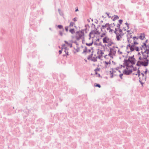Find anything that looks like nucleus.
I'll use <instances>...</instances> for the list:
<instances>
[{
    "label": "nucleus",
    "instance_id": "obj_1",
    "mask_svg": "<svg viewBox=\"0 0 149 149\" xmlns=\"http://www.w3.org/2000/svg\"><path fill=\"white\" fill-rule=\"evenodd\" d=\"M134 55H133L132 56H130L129 57L128 59H125L123 61L125 62V63H127L129 64V63H131L132 65L135 64V61H136V60L135 58H134Z\"/></svg>",
    "mask_w": 149,
    "mask_h": 149
},
{
    "label": "nucleus",
    "instance_id": "obj_2",
    "mask_svg": "<svg viewBox=\"0 0 149 149\" xmlns=\"http://www.w3.org/2000/svg\"><path fill=\"white\" fill-rule=\"evenodd\" d=\"M144 59L145 60V61H146L147 60H149L147 59V58L149 56V49H146L144 51H142L141 52Z\"/></svg>",
    "mask_w": 149,
    "mask_h": 149
},
{
    "label": "nucleus",
    "instance_id": "obj_3",
    "mask_svg": "<svg viewBox=\"0 0 149 149\" xmlns=\"http://www.w3.org/2000/svg\"><path fill=\"white\" fill-rule=\"evenodd\" d=\"M149 63V60H147L146 61H138L136 65L138 66H141V65L146 67L148 66Z\"/></svg>",
    "mask_w": 149,
    "mask_h": 149
},
{
    "label": "nucleus",
    "instance_id": "obj_4",
    "mask_svg": "<svg viewBox=\"0 0 149 149\" xmlns=\"http://www.w3.org/2000/svg\"><path fill=\"white\" fill-rule=\"evenodd\" d=\"M132 72V70H130V69L128 70H127L126 69H125L123 71V74L126 75H130Z\"/></svg>",
    "mask_w": 149,
    "mask_h": 149
},
{
    "label": "nucleus",
    "instance_id": "obj_5",
    "mask_svg": "<svg viewBox=\"0 0 149 149\" xmlns=\"http://www.w3.org/2000/svg\"><path fill=\"white\" fill-rule=\"evenodd\" d=\"M97 54H100V55L98 56L97 57H98L99 59H100L101 57L102 56L103 54H104V53L102 50H99V49H98V51L97 52Z\"/></svg>",
    "mask_w": 149,
    "mask_h": 149
},
{
    "label": "nucleus",
    "instance_id": "obj_6",
    "mask_svg": "<svg viewBox=\"0 0 149 149\" xmlns=\"http://www.w3.org/2000/svg\"><path fill=\"white\" fill-rule=\"evenodd\" d=\"M116 35L117 40L118 41H119L120 40V38H122V36L123 35V34L120 33H118V34Z\"/></svg>",
    "mask_w": 149,
    "mask_h": 149
},
{
    "label": "nucleus",
    "instance_id": "obj_7",
    "mask_svg": "<svg viewBox=\"0 0 149 149\" xmlns=\"http://www.w3.org/2000/svg\"><path fill=\"white\" fill-rule=\"evenodd\" d=\"M109 40V38L107 37L106 36L104 37L103 39V41L104 43H108L107 41Z\"/></svg>",
    "mask_w": 149,
    "mask_h": 149
},
{
    "label": "nucleus",
    "instance_id": "obj_8",
    "mask_svg": "<svg viewBox=\"0 0 149 149\" xmlns=\"http://www.w3.org/2000/svg\"><path fill=\"white\" fill-rule=\"evenodd\" d=\"M109 24L108 23H106L105 25H102L101 28V31H102V29H104L109 25Z\"/></svg>",
    "mask_w": 149,
    "mask_h": 149
},
{
    "label": "nucleus",
    "instance_id": "obj_9",
    "mask_svg": "<svg viewBox=\"0 0 149 149\" xmlns=\"http://www.w3.org/2000/svg\"><path fill=\"white\" fill-rule=\"evenodd\" d=\"M76 34L78 35L79 37H80L81 38H82V37L84 36V35H83L82 34H81L80 33L79 31H77L76 32Z\"/></svg>",
    "mask_w": 149,
    "mask_h": 149
},
{
    "label": "nucleus",
    "instance_id": "obj_10",
    "mask_svg": "<svg viewBox=\"0 0 149 149\" xmlns=\"http://www.w3.org/2000/svg\"><path fill=\"white\" fill-rule=\"evenodd\" d=\"M145 38V36L144 34H141V35L139 36L140 39L141 40H143Z\"/></svg>",
    "mask_w": 149,
    "mask_h": 149
},
{
    "label": "nucleus",
    "instance_id": "obj_11",
    "mask_svg": "<svg viewBox=\"0 0 149 149\" xmlns=\"http://www.w3.org/2000/svg\"><path fill=\"white\" fill-rule=\"evenodd\" d=\"M113 16L114 17L112 19L113 21H115L117 19L119 18L118 16L117 15H115Z\"/></svg>",
    "mask_w": 149,
    "mask_h": 149
},
{
    "label": "nucleus",
    "instance_id": "obj_12",
    "mask_svg": "<svg viewBox=\"0 0 149 149\" xmlns=\"http://www.w3.org/2000/svg\"><path fill=\"white\" fill-rule=\"evenodd\" d=\"M124 62V63H123V64L125 65L126 66V70H129L128 69L129 68V64L127 63H125V62Z\"/></svg>",
    "mask_w": 149,
    "mask_h": 149
},
{
    "label": "nucleus",
    "instance_id": "obj_13",
    "mask_svg": "<svg viewBox=\"0 0 149 149\" xmlns=\"http://www.w3.org/2000/svg\"><path fill=\"white\" fill-rule=\"evenodd\" d=\"M130 50L131 52L133 51L134 50V46L132 45V46H131L130 47Z\"/></svg>",
    "mask_w": 149,
    "mask_h": 149
},
{
    "label": "nucleus",
    "instance_id": "obj_14",
    "mask_svg": "<svg viewBox=\"0 0 149 149\" xmlns=\"http://www.w3.org/2000/svg\"><path fill=\"white\" fill-rule=\"evenodd\" d=\"M93 40L92 42L91 43H86V45L88 46H91L93 45Z\"/></svg>",
    "mask_w": 149,
    "mask_h": 149
},
{
    "label": "nucleus",
    "instance_id": "obj_15",
    "mask_svg": "<svg viewBox=\"0 0 149 149\" xmlns=\"http://www.w3.org/2000/svg\"><path fill=\"white\" fill-rule=\"evenodd\" d=\"M87 51V49L86 47L85 46V49L84 50L83 52L82 53V54H84Z\"/></svg>",
    "mask_w": 149,
    "mask_h": 149
},
{
    "label": "nucleus",
    "instance_id": "obj_16",
    "mask_svg": "<svg viewBox=\"0 0 149 149\" xmlns=\"http://www.w3.org/2000/svg\"><path fill=\"white\" fill-rule=\"evenodd\" d=\"M139 68L138 69L137 74H135V75H138V77H139L140 75V71L139 70Z\"/></svg>",
    "mask_w": 149,
    "mask_h": 149
},
{
    "label": "nucleus",
    "instance_id": "obj_17",
    "mask_svg": "<svg viewBox=\"0 0 149 149\" xmlns=\"http://www.w3.org/2000/svg\"><path fill=\"white\" fill-rule=\"evenodd\" d=\"M58 12L60 15H61L62 16L63 15V13L62 11H61V10L59 9H58Z\"/></svg>",
    "mask_w": 149,
    "mask_h": 149
},
{
    "label": "nucleus",
    "instance_id": "obj_18",
    "mask_svg": "<svg viewBox=\"0 0 149 149\" xmlns=\"http://www.w3.org/2000/svg\"><path fill=\"white\" fill-rule=\"evenodd\" d=\"M110 52H114V53H116V51H115L113 48L110 47Z\"/></svg>",
    "mask_w": 149,
    "mask_h": 149
},
{
    "label": "nucleus",
    "instance_id": "obj_19",
    "mask_svg": "<svg viewBox=\"0 0 149 149\" xmlns=\"http://www.w3.org/2000/svg\"><path fill=\"white\" fill-rule=\"evenodd\" d=\"M97 57L96 58L93 57V59H91V60L92 61H93L94 62H96L97 61Z\"/></svg>",
    "mask_w": 149,
    "mask_h": 149
},
{
    "label": "nucleus",
    "instance_id": "obj_20",
    "mask_svg": "<svg viewBox=\"0 0 149 149\" xmlns=\"http://www.w3.org/2000/svg\"><path fill=\"white\" fill-rule=\"evenodd\" d=\"M70 32H71L72 34H73L74 33V29H71L70 30Z\"/></svg>",
    "mask_w": 149,
    "mask_h": 149
},
{
    "label": "nucleus",
    "instance_id": "obj_21",
    "mask_svg": "<svg viewBox=\"0 0 149 149\" xmlns=\"http://www.w3.org/2000/svg\"><path fill=\"white\" fill-rule=\"evenodd\" d=\"M57 27L59 29H63V26L62 25H58Z\"/></svg>",
    "mask_w": 149,
    "mask_h": 149
},
{
    "label": "nucleus",
    "instance_id": "obj_22",
    "mask_svg": "<svg viewBox=\"0 0 149 149\" xmlns=\"http://www.w3.org/2000/svg\"><path fill=\"white\" fill-rule=\"evenodd\" d=\"M74 23L72 22H71L70 23V24L69 25L70 27L72 26L74 24Z\"/></svg>",
    "mask_w": 149,
    "mask_h": 149
},
{
    "label": "nucleus",
    "instance_id": "obj_23",
    "mask_svg": "<svg viewBox=\"0 0 149 149\" xmlns=\"http://www.w3.org/2000/svg\"><path fill=\"white\" fill-rule=\"evenodd\" d=\"M118 28H115V31H114V33L116 34V35H117L118 34V33L117 32V31H118Z\"/></svg>",
    "mask_w": 149,
    "mask_h": 149
},
{
    "label": "nucleus",
    "instance_id": "obj_24",
    "mask_svg": "<svg viewBox=\"0 0 149 149\" xmlns=\"http://www.w3.org/2000/svg\"><path fill=\"white\" fill-rule=\"evenodd\" d=\"M131 33H130V34H128L127 35V37H129V39L132 38V35H131Z\"/></svg>",
    "mask_w": 149,
    "mask_h": 149
},
{
    "label": "nucleus",
    "instance_id": "obj_25",
    "mask_svg": "<svg viewBox=\"0 0 149 149\" xmlns=\"http://www.w3.org/2000/svg\"><path fill=\"white\" fill-rule=\"evenodd\" d=\"M113 43V42H110L109 43L108 45H107V46L108 47H109V46H111V45Z\"/></svg>",
    "mask_w": 149,
    "mask_h": 149
},
{
    "label": "nucleus",
    "instance_id": "obj_26",
    "mask_svg": "<svg viewBox=\"0 0 149 149\" xmlns=\"http://www.w3.org/2000/svg\"><path fill=\"white\" fill-rule=\"evenodd\" d=\"M97 34L98 35H99L100 34V32H99L98 31H97V30L96 31V32H94V34Z\"/></svg>",
    "mask_w": 149,
    "mask_h": 149
},
{
    "label": "nucleus",
    "instance_id": "obj_27",
    "mask_svg": "<svg viewBox=\"0 0 149 149\" xmlns=\"http://www.w3.org/2000/svg\"><path fill=\"white\" fill-rule=\"evenodd\" d=\"M76 38L77 40H79L81 38L80 37H78L77 36H76Z\"/></svg>",
    "mask_w": 149,
    "mask_h": 149
},
{
    "label": "nucleus",
    "instance_id": "obj_28",
    "mask_svg": "<svg viewBox=\"0 0 149 149\" xmlns=\"http://www.w3.org/2000/svg\"><path fill=\"white\" fill-rule=\"evenodd\" d=\"M84 30H82L80 32V33L82 34L83 35H84Z\"/></svg>",
    "mask_w": 149,
    "mask_h": 149
},
{
    "label": "nucleus",
    "instance_id": "obj_29",
    "mask_svg": "<svg viewBox=\"0 0 149 149\" xmlns=\"http://www.w3.org/2000/svg\"><path fill=\"white\" fill-rule=\"evenodd\" d=\"M96 85H95V86L96 87H98L99 88H100L101 87L100 85L99 84H96Z\"/></svg>",
    "mask_w": 149,
    "mask_h": 149
},
{
    "label": "nucleus",
    "instance_id": "obj_30",
    "mask_svg": "<svg viewBox=\"0 0 149 149\" xmlns=\"http://www.w3.org/2000/svg\"><path fill=\"white\" fill-rule=\"evenodd\" d=\"M139 82L141 83V85L142 86H143V84H144V83H143V82H141V78L140 77H139Z\"/></svg>",
    "mask_w": 149,
    "mask_h": 149
},
{
    "label": "nucleus",
    "instance_id": "obj_31",
    "mask_svg": "<svg viewBox=\"0 0 149 149\" xmlns=\"http://www.w3.org/2000/svg\"><path fill=\"white\" fill-rule=\"evenodd\" d=\"M138 44V43L137 42H136V41H134L133 44L132 45L134 47L135 45Z\"/></svg>",
    "mask_w": 149,
    "mask_h": 149
},
{
    "label": "nucleus",
    "instance_id": "obj_32",
    "mask_svg": "<svg viewBox=\"0 0 149 149\" xmlns=\"http://www.w3.org/2000/svg\"><path fill=\"white\" fill-rule=\"evenodd\" d=\"M135 49L137 51H139V48L138 47H135Z\"/></svg>",
    "mask_w": 149,
    "mask_h": 149
},
{
    "label": "nucleus",
    "instance_id": "obj_33",
    "mask_svg": "<svg viewBox=\"0 0 149 149\" xmlns=\"http://www.w3.org/2000/svg\"><path fill=\"white\" fill-rule=\"evenodd\" d=\"M118 21H119V24L120 25L121 24H122L123 21L122 19H120Z\"/></svg>",
    "mask_w": 149,
    "mask_h": 149
},
{
    "label": "nucleus",
    "instance_id": "obj_34",
    "mask_svg": "<svg viewBox=\"0 0 149 149\" xmlns=\"http://www.w3.org/2000/svg\"><path fill=\"white\" fill-rule=\"evenodd\" d=\"M105 14H106L107 15V16H108V17L109 18H110L111 17V16H109V13H108L107 12H106L105 13Z\"/></svg>",
    "mask_w": 149,
    "mask_h": 149
},
{
    "label": "nucleus",
    "instance_id": "obj_35",
    "mask_svg": "<svg viewBox=\"0 0 149 149\" xmlns=\"http://www.w3.org/2000/svg\"><path fill=\"white\" fill-rule=\"evenodd\" d=\"M120 24H118L117 25V28H118V30L119 29H120Z\"/></svg>",
    "mask_w": 149,
    "mask_h": 149
},
{
    "label": "nucleus",
    "instance_id": "obj_36",
    "mask_svg": "<svg viewBox=\"0 0 149 149\" xmlns=\"http://www.w3.org/2000/svg\"><path fill=\"white\" fill-rule=\"evenodd\" d=\"M101 46L102 47H104V46H103L101 42H100L98 44V46Z\"/></svg>",
    "mask_w": 149,
    "mask_h": 149
},
{
    "label": "nucleus",
    "instance_id": "obj_37",
    "mask_svg": "<svg viewBox=\"0 0 149 149\" xmlns=\"http://www.w3.org/2000/svg\"><path fill=\"white\" fill-rule=\"evenodd\" d=\"M94 31L93 30L91 31L89 33V34L90 35H92L93 34V33H94Z\"/></svg>",
    "mask_w": 149,
    "mask_h": 149
},
{
    "label": "nucleus",
    "instance_id": "obj_38",
    "mask_svg": "<svg viewBox=\"0 0 149 149\" xmlns=\"http://www.w3.org/2000/svg\"><path fill=\"white\" fill-rule=\"evenodd\" d=\"M139 59L140 60H144L143 58V57H141V56H140L139 58Z\"/></svg>",
    "mask_w": 149,
    "mask_h": 149
},
{
    "label": "nucleus",
    "instance_id": "obj_39",
    "mask_svg": "<svg viewBox=\"0 0 149 149\" xmlns=\"http://www.w3.org/2000/svg\"><path fill=\"white\" fill-rule=\"evenodd\" d=\"M105 35L106 33H104L101 35V37H102L104 36H105Z\"/></svg>",
    "mask_w": 149,
    "mask_h": 149
},
{
    "label": "nucleus",
    "instance_id": "obj_40",
    "mask_svg": "<svg viewBox=\"0 0 149 149\" xmlns=\"http://www.w3.org/2000/svg\"><path fill=\"white\" fill-rule=\"evenodd\" d=\"M92 58V57H91V56H90V55H89L88 58H87V59L88 60H90V59H92L91 58Z\"/></svg>",
    "mask_w": 149,
    "mask_h": 149
},
{
    "label": "nucleus",
    "instance_id": "obj_41",
    "mask_svg": "<svg viewBox=\"0 0 149 149\" xmlns=\"http://www.w3.org/2000/svg\"><path fill=\"white\" fill-rule=\"evenodd\" d=\"M113 72H114V69L113 68H112V71H110V74H111V73H113Z\"/></svg>",
    "mask_w": 149,
    "mask_h": 149
},
{
    "label": "nucleus",
    "instance_id": "obj_42",
    "mask_svg": "<svg viewBox=\"0 0 149 149\" xmlns=\"http://www.w3.org/2000/svg\"><path fill=\"white\" fill-rule=\"evenodd\" d=\"M123 73H121V74H120L119 75V76H120V78L121 79H123V78H122V76H123Z\"/></svg>",
    "mask_w": 149,
    "mask_h": 149
},
{
    "label": "nucleus",
    "instance_id": "obj_43",
    "mask_svg": "<svg viewBox=\"0 0 149 149\" xmlns=\"http://www.w3.org/2000/svg\"><path fill=\"white\" fill-rule=\"evenodd\" d=\"M59 33L60 35L61 36H63V34L61 31H59Z\"/></svg>",
    "mask_w": 149,
    "mask_h": 149
},
{
    "label": "nucleus",
    "instance_id": "obj_44",
    "mask_svg": "<svg viewBox=\"0 0 149 149\" xmlns=\"http://www.w3.org/2000/svg\"><path fill=\"white\" fill-rule=\"evenodd\" d=\"M65 31L67 32L68 31V26H65Z\"/></svg>",
    "mask_w": 149,
    "mask_h": 149
},
{
    "label": "nucleus",
    "instance_id": "obj_45",
    "mask_svg": "<svg viewBox=\"0 0 149 149\" xmlns=\"http://www.w3.org/2000/svg\"><path fill=\"white\" fill-rule=\"evenodd\" d=\"M105 64L106 65H108V64H110L111 63V62L110 61H109V62H107L106 61H105Z\"/></svg>",
    "mask_w": 149,
    "mask_h": 149
},
{
    "label": "nucleus",
    "instance_id": "obj_46",
    "mask_svg": "<svg viewBox=\"0 0 149 149\" xmlns=\"http://www.w3.org/2000/svg\"><path fill=\"white\" fill-rule=\"evenodd\" d=\"M81 38L82 39V42L83 43H84L85 42V40H84V37H83Z\"/></svg>",
    "mask_w": 149,
    "mask_h": 149
},
{
    "label": "nucleus",
    "instance_id": "obj_47",
    "mask_svg": "<svg viewBox=\"0 0 149 149\" xmlns=\"http://www.w3.org/2000/svg\"><path fill=\"white\" fill-rule=\"evenodd\" d=\"M68 46H70V47H72V45L71 43H68Z\"/></svg>",
    "mask_w": 149,
    "mask_h": 149
},
{
    "label": "nucleus",
    "instance_id": "obj_48",
    "mask_svg": "<svg viewBox=\"0 0 149 149\" xmlns=\"http://www.w3.org/2000/svg\"><path fill=\"white\" fill-rule=\"evenodd\" d=\"M133 70L134 71H136V70H137V68L136 67H133Z\"/></svg>",
    "mask_w": 149,
    "mask_h": 149
},
{
    "label": "nucleus",
    "instance_id": "obj_49",
    "mask_svg": "<svg viewBox=\"0 0 149 149\" xmlns=\"http://www.w3.org/2000/svg\"><path fill=\"white\" fill-rule=\"evenodd\" d=\"M72 20L74 22H76L77 21L76 17L72 19Z\"/></svg>",
    "mask_w": 149,
    "mask_h": 149
},
{
    "label": "nucleus",
    "instance_id": "obj_50",
    "mask_svg": "<svg viewBox=\"0 0 149 149\" xmlns=\"http://www.w3.org/2000/svg\"><path fill=\"white\" fill-rule=\"evenodd\" d=\"M112 52H109V54H108V55L109 56H111V55H112Z\"/></svg>",
    "mask_w": 149,
    "mask_h": 149
},
{
    "label": "nucleus",
    "instance_id": "obj_51",
    "mask_svg": "<svg viewBox=\"0 0 149 149\" xmlns=\"http://www.w3.org/2000/svg\"><path fill=\"white\" fill-rule=\"evenodd\" d=\"M109 27L107 28V30H110V29H111V28H110V26L109 25L108 26Z\"/></svg>",
    "mask_w": 149,
    "mask_h": 149
},
{
    "label": "nucleus",
    "instance_id": "obj_52",
    "mask_svg": "<svg viewBox=\"0 0 149 149\" xmlns=\"http://www.w3.org/2000/svg\"><path fill=\"white\" fill-rule=\"evenodd\" d=\"M119 32L120 33H121V34H122V30L121 29H119Z\"/></svg>",
    "mask_w": 149,
    "mask_h": 149
},
{
    "label": "nucleus",
    "instance_id": "obj_53",
    "mask_svg": "<svg viewBox=\"0 0 149 149\" xmlns=\"http://www.w3.org/2000/svg\"><path fill=\"white\" fill-rule=\"evenodd\" d=\"M144 47L146 48V49H149V46L148 45H146V46H145Z\"/></svg>",
    "mask_w": 149,
    "mask_h": 149
},
{
    "label": "nucleus",
    "instance_id": "obj_54",
    "mask_svg": "<svg viewBox=\"0 0 149 149\" xmlns=\"http://www.w3.org/2000/svg\"><path fill=\"white\" fill-rule=\"evenodd\" d=\"M111 76H110V78H112L113 77V74L111 73L110 74Z\"/></svg>",
    "mask_w": 149,
    "mask_h": 149
},
{
    "label": "nucleus",
    "instance_id": "obj_55",
    "mask_svg": "<svg viewBox=\"0 0 149 149\" xmlns=\"http://www.w3.org/2000/svg\"><path fill=\"white\" fill-rule=\"evenodd\" d=\"M65 49L66 50H68V49H67V47H65L64 48H63V47L62 48V49H64V50H65Z\"/></svg>",
    "mask_w": 149,
    "mask_h": 149
},
{
    "label": "nucleus",
    "instance_id": "obj_56",
    "mask_svg": "<svg viewBox=\"0 0 149 149\" xmlns=\"http://www.w3.org/2000/svg\"><path fill=\"white\" fill-rule=\"evenodd\" d=\"M133 65H129V68H133Z\"/></svg>",
    "mask_w": 149,
    "mask_h": 149
},
{
    "label": "nucleus",
    "instance_id": "obj_57",
    "mask_svg": "<svg viewBox=\"0 0 149 149\" xmlns=\"http://www.w3.org/2000/svg\"><path fill=\"white\" fill-rule=\"evenodd\" d=\"M100 26V25H99L96 28H95V30L96 31H97L98 29L99 28V27Z\"/></svg>",
    "mask_w": 149,
    "mask_h": 149
},
{
    "label": "nucleus",
    "instance_id": "obj_58",
    "mask_svg": "<svg viewBox=\"0 0 149 149\" xmlns=\"http://www.w3.org/2000/svg\"><path fill=\"white\" fill-rule=\"evenodd\" d=\"M118 52L120 54H122V52H120L119 50L118 51Z\"/></svg>",
    "mask_w": 149,
    "mask_h": 149
},
{
    "label": "nucleus",
    "instance_id": "obj_59",
    "mask_svg": "<svg viewBox=\"0 0 149 149\" xmlns=\"http://www.w3.org/2000/svg\"><path fill=\"white\" fill-rule=\"evenodd\" d=\"M63 49H62V50H59V54H61V53H62V50Z\"/></svg>",
    "mask_w": 149,
    "mask_h": 149
},
{
    "label": "nucleus",
    "instance_id": "obj_60",
    "mask_svg": "<svg viewBox=\"0 0 149 149\" xmlns=\"http://www.w3.org/2000/svg\"><path fill=\"white\" fill-rule=\"evenodd\" d=\"M128 47H130V48L131 46H132V45H131L130 44H129V45H128L127 46Z\"/></svg>",
    "mask_w": 149,
    "mask_h": 149
},
{
    "label": "nucleus",
    "instance_id": "obj_61",
    "mask_svg": "<svg viewBox=\"0 0 149 149\" xmlns=\"http://www.w3.org/2000/svg\"><path fill=\"white\" fill-rule=\"evenodd\" d=\"M127 41L129 43H130V39H129V37H127Z\"/></svg>",
    "mask_w": 149,
    "mask_h": 149
},
{
    "label": "nucleus",
    "instance_id": "obj_62",
    "mask_svg": "<svg viewBox=\"0 0 149 149\" xmlns=\"http://www.w3.org/2000/svg\"><path fill=\"white\" fill-rule=\"evenodd\" d=\"M94 45H98V44L97 43V42H95L94 43Z\"/></svg>",
    "mask_w": 149,
    "mask_h": 149
},
{
    "label": "nucleus",
    "instance_id": "obj_63",
    "mask_svg": "<svg viewBox=\"0 0 149 149\" xmlns=\"http://www.w3.org/2000/svg\"><path fill=\"white\" fill-rule=\"evenodd\" d=\"M97 70L99 71L100 70V69L99 68H97V69H95V71H96Z\"/></svg>",
    "mask_w": 149,
    "mask_h": 149
},
{
    "label": "nucleus",
    "instance_id": "obj_64",
    "mask_svg": "<svg viewBox=\"0 0 149 149\" xmlns=\"http://www.w3.org/2000/svg\"><path fill=\"white\" fill-rule=\"evenodd\" d=\"M65 53L66 55H68V51H67Z\"/></svg>",
    "mask_w": 149,
    "mask_h": 149
}]
</instances>
